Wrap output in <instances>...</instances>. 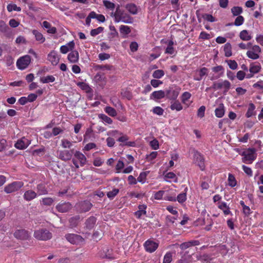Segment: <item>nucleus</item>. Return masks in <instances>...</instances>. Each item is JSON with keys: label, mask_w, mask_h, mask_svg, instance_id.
Wrapping results in <instances>:
<instances>
[{"label": "nucleus", "mask_w": 263, "mask_h": 263, "mask_svg": "<svg viewBox=\"0 0 263 263\" xmlns=\"http://www.w3.org/2000/svg\"><path fill=\"white\" fill-rule=\"evenodd\" d=\"M9 30V28L6 23L2 20H0V31L3 33H7Z\"/></svg>", "instance_id": "obj_54"}, {"label": "nucleus", "mask_w": 263, "mask_h": 263, "mask_svg": "<svg viewBox=\"0 0 263 263\" xmlns=\"http://www.w3.org/2000/svg\"><path fill=\"white\" fill-rule=\"evenodd\" d=\"M119 190L118 189H114L112 191L107 193V196L110 199H112L119 193Z\"/></svg>", "instance_id": "obj_55"}, {"label": "nucleus", "mask_w": 263, "mask_h": 263, "mask_svg": "<svg viewBox=\"0 0 263 263\" xmlns=\"http://www.w3.org/2000/svg\"><path fill=\"white\" fill-rule=\"evenodd\" d=\"M104 110L109 116L114 117L117 116V112L116 109L110 106H106L104 108Z\"/></svg>", "instance_id": "obj_44"}, {"label": "nucleus", "mask_w": 263, "mask_h": 263, "mask_svg": "<svg viewBox=\"0 0 263 263\" xmlns=\"http://www.w3.org/2000/svg\"><path fill=\"white\" fill-rule=\"evenodd\" d=\"M239 37L242 40L246 41H249L252 39L251 35L249 34V32L247 30H242L239 33Z\"/></svg>", "instance_id": "obj_38"}, {"label": "nucleus", "mask_w": 263, "mask_h": 263, "mask_svg": "<svg viewBox=\"0 0 263 263\" xmlns=\"http://www.w3.org/2000/svg\"><path fill=\"white\" fill-rule=\"evenodd\" d=\"M149 173V171H145L140 173L139 176L137 178V181L142 184L146 182V177Z\"/></svg>", "instance_id": "obj_39"}, {"label": "nucleus", "mask_w": 263, "mask_h": 263, "mask_svg": "<svg viewBox=\"0 0 263 263\" xmlns=\"http://www.w3.org/2000/svg\"><path fill=\"white\" fill-rule=\"evenodd\" d=\"M30 143L31 141L24 137L18 140L15 143L14 146L17 149H24L26 148Z\"/></svg>", "instance_id": "obj_15"}, {"label": "nucleus", "mask_w": 263, "mask_h": 263, "mask_svg": "<svg viewBox=\"0 0 263 263\" xmlns=\"http://www.w3.org/2000/svg\"><path fill=\"white\" fill-rule=\"evenodd\" d=\"M243 10L241 7L234 6L231 9V12L233 16H239L242 13Z\"/></svg>", "instance_id": "obj_49"}, {"label": "nucleus", "mask_w": 263, "mask_h": 263, "mask_svg": "<svg viewBox=\"0 0 263 263\" xmlns=\"http://www.w3.org/2000/svg\"><path fill=\"white\" fill-rule=\"evenodd\" d=\"M202 17L210 22H214L216 21V18L211 14L204 13L202 14Z\"/></svg>", "instance_id": "obj_62"}, {"label": "nucleus", "mask_w": 263, "mask_h": 263, "mask_svg": "<svg viewBox=\"0 0 263 263\" xmlns=\"http://www.w3.org/2000/svg\"><path fill=\"white\" fill-rule=\"evenodd\" d=\"M42 26L46 29H47V32L51 34H55L57 32V28L55 27H52L50 23L47 21H44Z\"/></svg>", "instance_id": "obj_30"}, {"label": "nucleus", "mask_w": 263, "mask_h": 263, "mask_svg": "<svg viewBox=\"0 0 263 263\" xmlns=\"http://www.w3.org/2000/svg\"><path fill=\"white\" fill-rule=\"evenodd\" d=\"M92 206V204L89 201L84 200L77 203L76 208L80 213H85L89 211Z\"/></svg>", "instance_id": "obj_7"}, {"label": "nucleus", "mask_w": 263, "mask_h": 263, "mask_svg": "<svg viewBox=\"0 0 263 263\" xmlns=\"http://www.w3.org/2000/svg\"><path fill=\"white\" fill-rule=\"evenodd\" d=\"M24 186V182L22 181H14L6 185L4 187V191L7 194H10L18 191Z\"/></svg>", "instance_id": "obj_5"}, {"label": "nucleus", "mask_w": 263, "mask_h": 263, "mask_svg": "<svg viewBox=\"0 0 263 263\" xmlns=\"http://www.w3.org/2000/svg\"><path fill=\"white\" fill-rule=\"evenodd\" d=\"M194 159L201 171L205 170V159L203 155L198 151H195L194 154Z\"/></svg>", "instance_id": "obj_8"}, {"label": "nucleus", "mask_w": 263, "mask_h": 263, "mask_svg": "<svg viewBox=\"0 0 263 263\" xmlns=\"http://www.w3.org/2000/svg\"><path fill=\"white\" fill-rule=\"evenodd\" d=\"M37 193L32 190L26 191L23 195L24 199L27 201H31L37 197Z\"/></svg>", "instance_id": "obj_22"}, {"label": "nucleus", "mask_w": 263, "mask_h": 263, "mask_svg": "<svg viewBox=\"0 0 263 263\" xmlns=\"http://www.w3.org/2000/svg\"><path fill=\"white\" fill-rule=\"evenodd\" d=\"M200 242L198 240H191L181 243L179 246L182 250H184L192 246H198Z\"/></svg>", "instance_id": "obj_21"}, {"label": "nucleus", "mask_w": 263, "mask_h": 263, "mask_svg": "<svg viewBox=\"0 0 263 263\" xmlns=\"http://www.w3.org/2000/svg\"><path fill=\"white\" fill-rule=\"evenodd\" d=\"M164 178H167V179H172L173 181L175 182V183H177L178 182V178L177 177H176V175L175 173H174L173 172H168V173H167L165 175H164Z\"/></svg>", "instance_id": "obj_57"}, {"label": "nucleus", "mask_w": 263, "mask_h": 263, "mask_svg": "<svg viewBox=\"0 0 263 263\" xmlns=\"http://www.w3.org/2000/svg\"><path fill=\"white\" fill-rule=\"evenodd\" d=\"M228 183L229 186L232 187H235L237 184V181L235 176L230 173L229 174L228 176Z\"/></svg>", "instance_id": "obj_45"}, {"label": "nucleus", "mask_w": 263, "mask_h": 263, "mask_svg": "<svg viewBox=\"0 0 263 263\" xmlns=\"http://www.w3.org/2000/svg\"><path fill=\"white\" fill-rule=\"evenodd\" d=\"M104 30V27H99L97 28L93 29L90 31V35L92 36H95L97 35L102 33Z\"/></svg>", "instance_id": "obj_56"}, {"label": "nucleus", "mask_w": 263, "mask_h": 263, "mask_svg": "<svg viewBox=\"0 0 263 263\" xmlns=\"http://www.w3.org/2000/svg\"><path fill=\"white\" fill-rule=\"evenodd\" d=\"M33 236L36 239L43 241L49 240L52 237V233L46 229H40L34 231Z\"/></svg>", "instance_id": "obj_4"}, {"label": "nucleus", "mask_w": 263, "mask_h": 263, "mask_svg": "<svg viewBox=\"0 0 263 263\" xmlns=\"http://www.w3.org/2000/svg\"><path fill=\"white\" fill-rule=\"evenodd\" d=\"M61 145L64 148H70L72 146V143L69 140L66 139H63L61 140Z\"/></svg>", "instance_id": "obj_53"}, {"label": "nucleus", "mask_w": 263, "mask_h": 263, "mask_svg": "<svg viewBox=\"0 0 263 263\" xmlns=\"http://www.w3.org/2000/svg\"><path fill=\"white\" fill-rule=\"evenodd\" d=\"M7 9L9 12H12V11L20 12L21 11V8L17 7L16 5L14 4H8L7 6Z\"/></svg>", "instance_id": "obj_50"}, {"label": "nucleus", "mask_w": 263, "mask_h": 263, "mask_svg": "<svg viewBox=\"0 0 263 263\" xmlns=\"http://www.w3.org/2000/svg\"><path fill=\"white\" fill-rule=\"evenodd\" d=\"M32 33L35 36V40L43 43L45 41V38L43 36V34L36 30H33Z\"/></svg>", "instance_id": "obj_37"}, {"label": "nucleus", "mask_w": 263, "mask_h": 263, "mask_svg": "<svg viewBox=\"0 0 263 263\" xmlns=\"http://www.w3.org/2000/svg\"><path fill=\"white\" fill-rule=\"evenodd\" d=\"M14 236L17 239L26 240L30 237V233L25 229H18L14 233Z\"/></svg>", "instance_id": "obj_11"}, {"label": "nucleus", "mask_w": 263, "mask_h": 263, "mask_svg": "<svg viewBox=\"0 0 263 263\" xmlns=\"http://www.w3.org/2000/svg\"><path fill=\"white\" fill-rule=\"evenodd\" d=\"M47 59L53 66H55L59 62L60 57L57 51L52 50L48 54Z\"/></svg>", "instance_id": "obj_17"}, {"label": "nucleus", "mask_w": 263, "mask_h": 263, "mask_svg": "<svg viewBox=\"0 0 263 263\" xmlns=\"http://www.w3.org/2000/svg\"><path fill=\"white\" fill-rule=\"evenodd\" d=\"M237 17L235 18L234 23L229 24L228 25H234L236 26H239L242 25L245 21V18L242 15L237 16Z\"/></svg>", "instance_id": "obj_43"}, {"label": "nucleus", "mask_w": 263, "mask_h": 263, "mask_svg": "<svg viewBox=\"0 0 263 263\" xmlns=\"http://www.w3.org/2000/svg\"><path fill=\"white\" fill-rule=\"evenodd\" d=\"M114 21L116 23L120 22L126 24H132L133 22V18L128 13L120 8L118 5L116 8L115 13L113 14Z\"/></svg>", "instance_id": "obj_1"}, {"label": "nucleus", "mask_w": 263, "mask_h": 263, "mask_svg": "<svg viewBox=\"0 0 263 263\" xmlns=\"http://www.w3.org/2000/svg\"><path fill=\"white\" fill-rule=\"evenodd\" d=\"M147 206L145 204L139 205L138 206V210L135 212V216L140 219L142 215H145L146 213V209Z\"/></svg>", "instance_id": "obj_28"}, {"label": "nucleus", "mask_w": 263, "mask_h": 263, "mask_svg": "<svg viewBox=\"0 0 263 263\" xmlns=\"http://www.w3.org/2000/svg\"><path fill=\"white\" fill-rule=\"evenodd\" d=\"M224 55L227 57H230L232 55V46L230 43H227L224 46Z\"/></svg>", "instance_id": "obj_42"}, {"label": "nucleus", "mask_w": 263, "mask_h": 263, "mask_svg": "<svg viewBox=\"0 0 263 263\" xmlns=\"http://www.w3.org/2000/svg\"><path fill=\"white\" fill-rule=\"evenodd\" d=\"M230 69L235 70L238 67V64L235 60H229L226 61Z\"/></svg>", "instance_id": "obj_61"}, {"label": "nucleus", "mask_w": 263, "mask_h": 263, "mask_svg": "<svg viewBox=\"0 0 263 263\" xmlns=\"http://www.w3.org/2000/svg\"><path fill=\"white\" fill-rule=\"evenodd\" d=\"M31 62V57L29 55H26L19 58L16 62V65L19 69H26Z\"/></svg>", "instance_id": "obj_6"}, {"label": "nucleus", "mask_w": 263, "mask_h": 263, "mask_svg": "<svg viewBox=\"0 0 263 263\" xmlns=\"http://www.w3.org/2000/svg\"><path fill=\"white\" fill-rule=\"evenodd\" d=\"M120 32L123 38H126L127 35L131 32V28L128 26L122 25L119 28Z\"/></svg>", "instance_id": "obj_26"}, {"label": "nucleus", "mask_w": 263, "mask_h": 263, "mask_svg": "<svg viewBox=\"0 0 263 263\" xmlns=\"http://www.w3.org/2000/svg\"><path fill=\"white\" fill-rule=\"evenodd\" d=\"M97 218L94 216H90L85 221V227L88 230H91L96 224Z\"/></svg>", "instance_id": "obj_25"}, {"label": "nucleus", "mask_w": 263, "mask_h": 263, "mask_svg": "<svg viewBox=\"0 0 263 263\" xmlns=\"http://www.w3.org/2000/svg\"><path fill=\"white\" fill-rule=\"evenodd\" d=\"M240 204L242 208V213L246 216H248L252 213V212L251 211L250 207L246 205L243 201L241 200Z\"/></svg>", "instance_id": "obj_40"}, {"label": "nucleus", "mask_w": 263, "mask_h": 263, "mask_svg": "<svg viewBox=\"0 0 263 263\" xmlns=\"http://www.w3.org/2000/svg\"><path fill=\"white\" fill-rule=\"evenodd\" d=\"M224 107L223 104H220L218 107L215 110V116L217 118H221L224 114Z\"/></svg>", "instance_id": "obj_34"}, {"label": "nucleus", "mask_w": 263, "mask_h": 263, "mask_svg": "<svg viewBox=\"0 0 263 263\" xmlns=\"http://www.w3.org/2000/svg\"><path fill=\"white\" fill-rule=\"evenodd\" d=\"M55 78L53 76L48 75L45 77H42L40 79V81L42 83H49L54 82Z\"/></svg>", "instance_id": "obj_35"}, {"label": "nucleus", "mask_w": 263, "mask_h": 263, "mask_svg": "<svg viewBox=\"0 0 263 263\" xmlns=\"http://www.w3.org/2000/svg\"><path fill=\"white\" fill-rule=\"evenodd\" d=\"M77 85L83 90L87 93H90L92 91V88L89 85L83 82H79L77 83Z\"/></svg>", "instance_id": "obj_33"}, {"label": "nucleus", "mask_w": 263, "mask_h": 263, "mask_svg": "<svg viewBox=\"0 0 263 263\" xmlns=\"http://www.w3.org/2000/svg\"><path fill=\"white\" fill-rule=\"evenodd\" d=\"M42 204L44 205L50 206L54 202V200L50 197H46L42 199Z\"/></svg>", "instance_id": "obj_64"}, {"label": "nucleus", "mask_w": 263, "mask_h": 263, "mask_svg": "<svg viewBox=\"0 0 263 263\" xmlns=\"http://www.w3.org/2000/svg\"><path fill=\"white\" fill-rule=\"evenodd\" d=\"M97 83L101 87H104L106 83V78L103 75L97 73L95 76Z\"/></svg>", "instance_id": "obj_29"}, {"label": "nucleus", "mask_w": 263, "mask_h": 263, "mask_svg": "<svg viewBox=\"0 0 263 263\" xmlns=\"http://www.w3.org/2000/svg\"><path fill=\"white\" fill-rule=\"evenodd\" d=\"M103 3L104 6L106 7V8L111 10H114L115 8V5L114 3L107 0L103 1Z\"/></svg>", "instance_id": "obj_59"}, {"label": "nucleus", "mask_w": 263, "mask_h": 263, "mask_svg": "<svg viewBox=\"0 0 263 263\" xmlns=\"http://www.w3.org/2000/svg\"><path fill=\"white\" fill-rule=\"evenodd\" d=\"M126 10L132 14H136L138 13V8L137 6L133 3L127 4L125 6Z\"/></svg>", "instance_id": "obj_31"}, {"label": "nucleus", "mask_w": 263, "mask_h": 263, "mask_svg": "<svg viewBox=\"0 0 263 263\" xmlns=\"http://www.w3.org/2000/svg\"><path fill=\"white\" fill-rule=\"evenodd\" d=\"M58 157L59 159L64 161H67L70 160L73 154V149L72 150H62L58 151Z\"/></svg>", "instance_id": "obj_12"}, {"label": "nucleus", "mask_w": 263, "mask_h": 263, "mask_svg": "<svg viewBox=\"0 0 263 263\" xmlns=\"http://www.w3.org/2000/svg\"><path fill=\"white\" fill-rule=\"evenodd\" d=\"M99 117L100 119L107 124H111L112 123V120L105 114H100Z\"/></svg>", "instance_id": "obj_58"}, {"label": "nucleus", "mask_w": 263, "mask_h": 263, "mask_svg": "<svg viewBox=\"0 0 263 263\" xmlns=\"http://www.w3.org/2000/svg\"><path fill=\"white\" fill-rule=\"evenodd\" d=\"M174 42L173 40H170L167 43V46L165 49V53L172 54L174 53V49L173 47Z\"/></svg>", "instance_id": "obj_47"}, {"label": "nucleus", "mask_w": 263, "mask_h": 263, "mask_svg": "<svg viewBox=\"0 0 263 263\" xmlns=\"http://www.w3.org/2000/svg\"><path fill=\"white\" fill-rule=\"evenodd\" d=\"M71 209V204L69 202H60L56 206V209L59 212L65 213Z\"/></svg>", "instance_id": "obj_18"}, {"label": "nucleus", "mask_w": 263, "mask_h": 263, "mask_svg": "<svg viewBox=\"0 0 263 263\" xmlns=\"http://www.w3.org/2000/svg\"><path fill=\"white\" fill-rule=\"evenodd\" d=\"M65 238L67 241L73 245H78L83 242L84 240L81 236L76 234H66Z\"/></svg>", "instance_id": "obj_10"}, {"label": "nucleus", "mask_w": 263, "mask_h": 263, "mask_svg": "<svg viewBox=\"0 0 263 263\" xmlns=\"http://www.w3.org/2000/svg\"><path fill=\"white\" fill-rule=\"evenodd\" d=\"M129 139V137L127 135H123L120 137L117 141L123 143V145L127 146H132L134 147L136 145V143L134 141H127Z\"/></svg>", "instance_id": "obj_19"}, {"label": "nucleus", "mask_w": 263, "mask_h": 263, "mask_svg": "<svg viewBox=\"0 0 263 263\" xmlns=\"http://www.w3.org/2000/svg\"><path fill=\"white\" fill-rule=\"evenodd\" d=\"M99 256L102 258H107L109 259H114L115 257L113 254V251L111 249H109L108 247H104L99 252Z\"/></svg>", "instance_id": "obj_14"}, {"label": "nucleus", "mask_w": 263, "mask_h": 263, "mask_svg": "<svg viewBox=\"0 0 263 263\" xmlns=\"http://www.w3.org/2000/svg\"><path fill=\"white\" fill-rule=\"evenodd\" d=\"M179 93L178 89H174L170 87L165 90V97L170 100H175Z\"/></svg>", "instance_id": "obj_16"}, {"label": "nucleus", "mask_w": 263, "mask_h": 263, "mask_svg": "<svg viewBox=\"0 0 263 263\" xmlns=\"http://www.w3.org/2000/svg\"><path fill=\"white\" fill-rule=\"evenodd\" d=\"M231 87V83L228 80H224L221 82L214 83L213 88L215 89H224V92H227Z\"/></svg>", "instance_id": "obj_13"}, {"label": "nucleus", "mask_w": 263, "mask_h": 263, "mask_svg": "<svg viewBox=\"0 0 263 263\" xmlns=\"http://www.w3.org/2000/svg\"><path fill=\"white\" fill-rule=\"evenodd\" d=\"M37 194L39 196L46 195L48 193L46 185L43 183L39 184L36 186Z\"/></svg>", "instance_id": "obj_32"}, {"label": "nucleus", "mask_w": 263, "mask_h": 263, "mask_svg": "<svg viewBox=\"0 0 263 263\" xmlns=\"http://www.w3.org/2000/svg\"><path fill=\"white\" fill-rule=\"evenodd\" d=\"M192 95L187 91L184 92L181 97V100L183 104H186L187 101L191 98Z\"/></svg>", "instance_id": "obj_51"}, {"label": "nucleus", "mask_w": 263, "mask_h": 263, "mask_svg": "<svg viewBox=\"0 0 263 263\" xmlns=\"http://www.w3.org/2000/svg\"><path fill=\"white\" fill-rule=\"evenodd\" d=\"M143 246L146 252L152 253L157 249L159 247V243L149 239L145 241Z\"/></svg>", "instance_id": "obj_9"}, {"label": "nucleus", "mask_w": 263, "mask_h": 263, "mask_svg": "<svg viewBox=\"0 0 263 263\" xmlns=\"http://www.w3.org/2000/svg\"><path fill=\"white\" fill-rule=\"evenodd\" d=\"M242 156V162L246 164H252L256 158V150L254 148H248L240 154Z\"/></svg>", "instance_id": "obj_2"}, {"label": "nucleus", "mask_w": 263, "mask_h": 263, "mask_svg": "<svg viewBox=\"0 0 263 263\" xmlns=\"http://www.w3.org/2000/svg\"><path fill=\"white\" fill-rule=\"evenodd\" d=\"M255 109V106L252 103H250L249 104V107L247 113L246 114V116L247 118H250L254 114V111Z\"/></svg>", "instance_id": "obj_46"}, {"label": "nucleus", "mask_w": 263, "mask_h": 263, "mask_svg": "<svg viewBox=\"0 0 263 263\" xmlns=\"http://www.w3.org/2000/svg\"><path fill=\"white\" fill-rule=\"evenodd\" d=\"M165 97V91H163L162 90H157L154 91L151 95V99H161L164 98Z\"/></svg>", "instance_id": "obj_24"}, {"label": "nucleus", "mask_w": 263, "mask_h": 263, "mask_svg": "<svg viewBox=\"0 0 263 263\" xmlns=\"http://www.w3.org/2000/svg\"><path fill=\"white\" fill-rule=\"evenodd\" d=\"M170 108L172 110H176L177 111H180L182 109L183 107L181 104L178 101L175 100V101L172 103Z\"/></svg>", "instance_id": "obj_41"}, {"label": "nucleus", "mask_w": 263, "mask_h": 263, "mask_svg": "<svg viewBox=\"0 0 263 263\" xmlns=\"http://www.w3.org/2000/svg\"><path fill=\"white\" fill-rule=\"evenodd\" d=\"M80 216L79 215H76L75 216L71 217L69 220L70 227H76L80 221Z\"/></svg>", "instance_id": "obj_36"}, {"label": "nucleus", "mask_w": 263, "mask_h": 263, "mask_svg": "<svg viewBox=\"0 0 263 263\" xmlns=\"http://www.w3.org/2000/svg\"><path fill=\"white\" fill-rule=\"evenodd\" d=\"M208 69L206 67H202L199 70V77L195 78L194 80L196 81H200L203 76L208 74Z\"/></svg>", "instance_id": "obj_48"}, {"label": "nucleus", "mask_w": 263, "mask_h": 263, "mask_svg": "<svg viewBox=\"0 0 263 263\" xmlns=\"http://www.w3.org/2000/svg\"><path fill=\"white\" fill-rule=\"evenodd\" d=\"M73 154L74 158L72 159V162L77 168H78L80 166H84L86 164L87 159L83 153L76 151Z\"/></svg>", "instance_id": "obj_3"}, {"label": "nucleus", "mask_w": 263, "mask_h": 263, "mask_svg": "<svg viewBox=\"0 0 263 263\" xmlns=\"http://www.w3.org/2000/svg\"><path fill=\"white\" fill-rule=\"evenodd\" d=\"M79 54L77 50H72L68 54L67 59L70 63H76L79 61Z\"/></svg>", "instance_id": "obj_20"}, {"label": "nucleus", "mask_w": 263, "mask_h": 263, "mask_svg": "<svg viewBox=\"0 0 263 263\" xmlns=\"http://www.w3.org/2000/svg\"><path fill=\"white\" fill-rule=\"evenodd\" d=\"M218 208L223 211V214L225 215H228L232 214L230 210V208L229 207L228 205H227V203L225 202H219Z\"/></svg>", "instance_id": "obj_27"}, {"label": "nucleus", "mask_w": 263, "mask_h": 263, "mask_svg": "<svg viewBox=\"0 0 263 263\" xmlns=\"http://www.w3.org/2000/svg\"><path fill=\"white\" fill-rule=\"evenodd\" d=\"M261 67L260 63L257 62L251 63L249 66L250 72L253 73L254 74L258 73L261 70Z\"/></svg>", "instance_id": "obj_23"}, {"label": "nucleus", "mask_w": 263, "mask_h": 263, "mask_svg": "<svg viewBox=\"0 0 263 263\" xmlns=\"http://www.w3.org/2000/svg\"><path fill=\"white\" fill-rule=\"evenodd\" d=\"M172 256L171 252H167L164 256L163 263H171L172 261Z\"/></svg>", "instance_id": "obj_60"}, {"label": "nucleus", "mask_w": 263, "mask_h": 263, "mask_svg": "<svg viewBox=\"0 0 263 263\" xmlns=\"http://www.w3.org/2000/svg\"><path fill=\"white\" fill-rule=\"evenodd\" d=\"M164 75V72L163 70L158 69L154 71L153 73V77L155 79H160Z\"/></svg>", "instance_id": "obj_52"}, {"label": "nucleus", "mask_w": 263, "mask_h": 263, "mask_svg": "<svg viewBox=\"0 0 263 263\" xmlns=\"http://www.w3.org/2000/svg\"><path fill=\"white\" fill-rule=\"evenodd\" d=\"M198 259L200 260L203 262H208L212 260L211 257L210 255L208 254H203V255H200Z\"/></svg>", "instance_id": "obj_63"}]
</instances>
